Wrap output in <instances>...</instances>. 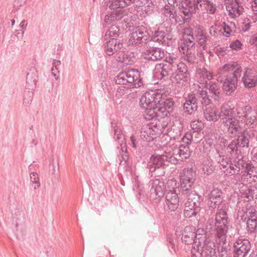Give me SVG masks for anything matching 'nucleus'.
Masks as SVG:
<instances>
[{
    "mask_svg": "<svg viewBox=\"0 0 257 257\" xmlns=\"http://www.w3.org/2000/svg\"><path fill=\"white\" fill-rule=\"evenodd\" d=\"M156 69L159 71L162 76L161 78H163L169 76L171 70V67L167 64L160 63L156 65Z\"/></svg>",
    "mask_w": 257,
    "mask_h": 257,
    "instance_id": "nucleus-43",
    "label": "nucleus"
},
{
    "mask_svg": "<svg viewBox=\"0 0 257 257\" xmlns=\"http://www.w3.org/2000/svg\"><path fill=\"white\" fill-rule=\"evenodd\" d=\"M119 29L118 27L115 25H111V27L107 30L104 35V38L107 39L108 38H115L119 35Z\"/></svg>",
    "mask_w": 257,
    "mask_h": 257,
    "instance_id": "nucleus-46",
    "label": "nucleus"
},
{
    "mask_svg": "<svg viewBox=\"0 0 257 257\" xmlns=\"http://www.w3.org/2000/svg\"><path fill=\"white\" fill-rule=\"evenodd\" d=\"M150 38L147 28L141 26L135 28L129 39V44L139 46L146 43Z\"/></svg>",
    "mask_w": 257,
    "mask_h": 257,
    "instance_id": "nucleus-12",
    "label": "nucleus"
},
{
    "mask_svg": "<svg viewBox=\"0 0 257 257\" xmlns=\"http://www.w3.org/2000/svg\"><path fill=\"white\" fill-rule=\"evenodd\" d=\"M190 78L189 72L187 65L182 62H179L177 69L173 73L171 80L173 83L183 85Z\"/></svg>",
    "mask_w": 257,
    "mask_h": 257,
    "instance_id": "nucleus-14",
    "label": "nucleus"
},
{
    "mask_svg": "<svg viewBox=\"0 0 257 257\" xmlns=\"http://www.w3.org/2000/svg\"><path fill=\"white\" fill-rule=\"evenodd\" d=\"M38 75L36 69L34 67L31 68L28 73L26 78V87L30 90H33L36 87Z\"/></svg>",
    "mask_w": 257,
    "mask_h": 257,
    "instance_id": "nucleus-35",
    "label": "nucleus"
},
{
    "mask_svg": "<svg viewBox=\"0 0 257 257\" xmlns=\"http://www.w3.org/2000/svg\"><path fill=\"white\" fill-rule=\"evenodd\" d=\"M236 141L239 148H248L249 140L244 134L239 136Z\"/></svg>",
    "mask_w": 257,
    "mask_h": 257,
    "instance_id": "nucleus-50",
    "label": "nucleus"
},
{
    "mask_svg": "<svg viewBox=\"0 0 257 257\" xmlns=\"http://www.w3.org/2000/svg\"><path fill=\"white\" fill-rule=\"evenodd\" d=\"M195 96L198 99V104L200 103L203 106H207L211 103L208 93L205 90H198Z\"/></svg>",
    "mask_w": 257,
    "mask_h": 257,
    "instance_id": "nucleus-39",
    "label": "nucleus"
},
{
    "mask_svg": "<svg viewBox=\"0 0 257 257\" xmlns=\"http://www.w3.org/2000/svg\"><path fill=\"white\" fill-rule=\"evenodd\" d=\"M203 122L199 120H194L192 121L190 123V126L194 132H200L203 127Z\"/></svg>",
    "mask_w": 257,
    "mask_h": 257,
    "instance_id": "nucleus-56",
    "label": "nucleus"
},
{
    "mask_svg": "<svg viewBox=\"0 0 257 257\" xmlns=\"http://www.w3.org/2000/svg\"><path fill=\"white\" fill-rule=\"evenodd\" d=\"M245 127L247 128H253L257 124V117L256 115H251L245 118Z\"/></svg>",
    "mask_w": 257,
    "mask_h": 257,
    "instance_id": "nucleus-53",
    "label": "nucleus"
},
{
    "mask_svg": "<svg viewBox=\"0 0 257 257\" xmlns=\"http://www.w3.org/2000/svg\"><path fill=\"white\" fill-rule=\"evenodd\" d=\"M215 228V230L216 231V236L219 239L218 242L220 245L218 247V256L219 257H227L228 253V245L227 243L225 242L226 238V234L227 231L226 232L224 237V240H222L221 238L219 235H218L217 230L216 229V227L214 226L213 228Z\"/></svg>",
    "mask_w": 257,
    "mask_h": 257,
    "instance_id": "nucleus-36",
    "label": "nucleus"
},
{
    "mask_svg": "<svg viewBox=\"0 0 257 257\" xmlns=\"http://www.w3.org/2000/svg\"><path fill=\"white\" fill-rule=\"evenodd\" d=\"M217 81H210L209 82H204V87L208 89L211 97L214 99L215 101H219L220 99V95L221 93L220 83Z\"/></svg>",
    "mask_w": 257,
    "mask_h": 257,
    "instance_id": "nucleus-28",
    "label": "nucleus"
},
{
    "mask_svg": "<svg viewBox=\"0 0 257 257\" xmlns=\"http://www.w3.org/2000/svg\"><path fill=\"white\" fill-rule=\"evenodd\" d=\"M194 46L195 40L190 39V42H189L188 38L183 37L179 44V50L182 53L187 52L188 50H191L195 48Z\"/></svg>",
    "mask_w": 257,
    "mask_h": 257,
    "instance_id": "nucleus-38",
    "label": "nucleus"
},
{
    "mask_svg": "<svg viewBox=\"0 0 257 257\" xmlns=\"http://www.w3.org/2000/svg\"><path fill=\"white\" fill-rule=\"evenodd\" d=\"M61 62L60 60H54L53 62V66L51 69V71L52 74L55 77L56 76L55 72H59V68L58 66H59Z\"/></svg>",
    "mask_w": 257,
    "mask_h": 257,
    "instance_id": "nucleus-62",
    "label": "nucleus"
},
{
    "mask_svg": "<svg viewBox=\"0 0 257 257\" xmlns=\"http://www.w3.org/2000/svg\"><path fill=\"white\" fill-rule=\"evenodd\" d=\"M162 90L146 92L142 95L140 100V105L144 109L151 108L161 101Z\"/></svg>",
    "mask_w": 257,
    "mask_h": 257,
    "instance_id": "nucleus-10",
    "label": "nucleus"
},
{
    "mask_svg": "<svg viewBox=\"0 0 257 257\" xmlns=\"http://www.w3.org/2000/svg\"><path fill=\"white\" fill-rule=\"evenodd\" d=\"M194 48L187 52L182 53V57L184 59L190 63L193 64L197 62V58L195 55Z\"/></svg>",
    "mask_w": 257,
    "mask_h": 257,
    "instance_id": "nucleus-47",
    "label": "nucleus"
},
{
    "mask_svg": "<svg viewBox=\"0 0 257 257\" xmlns=\"http://www.w3.org/2000/svg\"><path fill=\"white\" fill-rule=\"evenodd\" d=\"M30 177L31 182L33 184H35V186H34V189H36L39 188L40 186V183L39 182L38 174L34 172L31 173L30 174Z\"/></svg>",
    "mask_w": 257,
    "mask_h": 257,
    "instance_id": "nucleus-58",
    "label": "nucleus"
},
{
    "mask_svg": "<svg viewBox=\"0 0 257 257\" xmlns=\"http://www.w3.org/2000/svg\"><path fill=\"white\" fill-rule=\"evenodd\" d=\"M235 140H232L228 145L227 148V152L232 155L237 157L238 156H242L241 155V151Z\"/></svg>",
    "mask_w": 257,
    "mask_h": 257,
    "instance_id": "nucleus-41",
    "label": "nucleus"
},
{
    "mask_svg": "<svg viewBox=\"0 0 257 257\" xmlns=\"http://www.w3.org/2000/svg\"><path fill=\"white\" fill-rule=\"evenodd\" d=\"M172 189L166 193L165 207L171 211H174L179 206V199L174 187Z\"/></svg>",
    "mask_w": 257,
    "mask_h": 257,
    "instance_id": "nucleus-23",
    "label": "nucleus"
},
{
    "mask_svg": "<svg viewBox=\"0 0 257 257\" xmlns=\"http://www.w3.org/2000/svg\"><path fill=\"white\" fill-rule=\"evenodd\" d=\"M174 102L172 98H166V96L162 93L161 101L157 103L158 111L163 115L167 116L168 113L173 109Z\"/></svg>",
    "mask_w": 257,
    "mask_h": 257,
    "instance_id": "nucleus-27",
    "label": "nucleus"
},
{
    "mask_svg": "<svg viewBox=\"0 0 257 257\" xmlns=\"http://www.w3.org/2000/svg\"><path fill=\"white\" fill-rule=\"evenodd\" d=\"M201 0H182L180 10L185 15L189 16L193 13H195L201 7Z\"/></svg>",
    "mask_w": 257,
    "mask_h": 257,
    "instance_id": "nucleus-20",
    "label": "nucleus"
},
{
    "mask_svg": "<svg viewBox=\"0 0 257 257\" xmlns=\"http://www.w3.org/2000/svg\"><path fill=\"white\" fill-rule=\"evenodd\" d=\"M220 127L223 132L235 136L241 130L239 120L235 118V110L228 104H223L220 111Z\"/></svg>",
    "mask_w": 257,
    "mask_h": 257,
    "instance_id": "nucleus-2",
    "label": "nucleus"
},
{
    "mask_svg": "<svg viewBox=\"0 0 257 257\" xmlns=\"http://www.w3.org/2000/svg\"><path fill=\"white\" fill-rule=\"evenodd\" d=\"M195 41L203 50L207 49L206 43L208 40L207 36L204 34L202 29L200 27H196L194 31Z\"/></svg>",
    "mask_w": 257,
    "mask_h": 257,
    "instance_id": "nucleus-32",
    "label": "nucleus"
},
{
    "mask_svg": "<svg viewBox=\"0 0 257 257\" xmlns=\"http://www.w3.org/2000/svg\"><path fill=\"white\" fill-rule=\"evenodd\" d=\"M132 17V14L128 13L127 10H116L105 16L104 21L106 25L117 21L122 24L130 21Z\"/></svg>",
    "mask_w": 257,
    "mask_h": 257,
    "instance_id": "nucleus-13",
    "label": "nucleus"
},
{
    "mask_svg": "<svg viewBox=\"0 0 257 257\" xmlns=\"http://www.w3.org/2000/svg\"><path fill=\"white\" fill-rule=\"evenodd\" d=\"M252 111V107L249 105H245L242 102L238 103L235 107V118L240 122L245 119Z\"/></svg>",
    "mask_w": 257,
    "mask_h": 257,
    "instance_id": "nucleus-29",
    "label": "nucleus"
},
{
    "mask_svg": "<svg viewBox=\"0 0 257 257\" xmlns=\"http://www.w3.org/2000/svg\"><path fill=\"white\" fill-rule=\"evenodd\" d=\"M251 245L246 239H239L234 244L233 257H245L250 251Z\"/></svg>",
    "mask_w": 257,
    "mask_h": 257,
    "instance_id": "nucleus-18",
    "label": "nucleus"
},
{
    "mask_svg": "<svg viewBox=\"0 0 257 257\" xmlns=\"http://www.w3.org/2000/svg\"><path fill=\"white\" fill-rule=\"evenodd\" d=\"M131 88H126L125 87V85H122L121 86L118 87L117 88L116 90V95L118 96V97H121L123 94H124L126 93V91L128 89H131Z\"/></svg>",
    "mask_w": 257,
    "mask_h": 257,
    "instance_id": "nucleus-64",
    "label": "nucleus"
},
{
    "mask_svg": "<svg viewBox=\"0 0 257 257\" xmlns=\"http://www.w3.org/2000/svg\"><path fill=\"white\" fill-rule=\"evenodd\" d=\"M142 54L145 59L150 61H158L164 57V51L158 47H147L142 50Z\"/></svg>",
    "mask_w": 257,
    "mask_h": 257,
    "instance_id": "nucleus-21",
    "label": "nucleus"
},
{
    "mask_svg": "<svg viewBox=\"0 0 257 257\" xmlns=\"http://www.w3.org/2000/svg\"><path fill=\"white\" fill-rule=\"evenodd\" d=\"M163 12L165 16L169 17L170 19L176 17V12L174 7L166 5L163 9Z\"/></svg>",
    "mask_w": 257,
    "mask_h": 257,
    "instance_id": "nucleus-51",
    "label": "nucleus"
},
{
    "mask_svg": "<svg viewBox=\"0 0 257 257\" xmlns=\"http://www.w3.org/2000/svg\"><path fill=\"white\" fill-rule=\"evenodd\" d=\"M241 80L245 88L255 87L257 86V72L250 67H246Z\"/></svg>",
    "mask_w": 257,
    "mask_h": 257,
    "instance_id": "nucleus-19",
    "label": "nucleus"
},
{
    "mask_svg": "<svg viewBox=\"0 0 257 257\" xmlns=\"http://www.w3.org/2000/svg\"><path fill=\"white\" fill-rule=\"evenodd\" d=\"M223 198L221 190L218 188L213 189L208 196V205L210 210L213 211L217 207L215 222L213 218H209L207 221L206 228L209 230L213 229L214 226L217 232L224 240L225 235L228 229V217L225 206L222 204Z\"/></svg>",
    "mask_w": 257,
    "mask_h": 257,
    "instance_id": "nucleus-1",
    "label": "nucleus"
},
{
    "mask_svg": "<svg viewBox=\"0 0 257 257\" xmlns=\"http://www.w3.org/2000/svg\"><path fill=\"white\" fill-rule=\"evenodd\" d=\"M114 80L116 84L125 85L126 88H139L143 85L140 73L135 69L119 73L115 76Z\"/></svg>",
    "mask_w": 257,
    "mask_h": 257,
    "instance_id": "nucleus-3",
    "label": "nucleus"
},
{
    "mask_svg": "<svg viewBox=\"0 0 257 257\" xmlns=\"http://www.w3.org/2000/svg\"><path fill=\"white\" fill-rule=\"evenodd\" d=\"M213 76L212 73L205 67L198 68L196 69V77L198 79V82L202 86L204 85L203 83L207 82V80H211L213 78Z\"/></svg>",
    "mask_w": 257,
    "mask_h": 257,
    "instance_id": "nucleus-31",
    "label": "nucleus"
},
{
    "mask_svg": "<svg viewBox=\"0 0 257 257\" xmlns=\"http://www.w3.org/2000/svg\"><path fill=\"white\" fill-rule=\"evenodd\" d=\"M242 44L238 40L232 41L229 45V47L233 50L238 51L242 48Z\"/></svg>",
    "mask_w": 257,
    "mask_h": 257,
    "instance_id": "nucleus-61",
    "label": "nucleus"
},
{
    "mask_svg": "<svg viewBox=\"0 0 257 257\" xmlns=\"http://www.w3.org/2000/svg\"><path fill=\"white\" fill-rule=\"evenodd\" d=\"M221 29L223 30L224 36L228 37L235 31L236 26L235 23L232 22L229 23H223L221 26Z\"/></svg>",
    "mask_w": 257,
    "mask_h": 257,
    "instance_id": "nucleus-45",
    "label": "nucleus"
},
{
    "mask_svg": "<svg viewBox=\"0 0 257 257\" xmlns=\"http://www.w3.org/2000/svg\"><path fill=\"white\" fill-rule=\"evenodd\" d=\"M240 219L246 222V230L249 233H255L257 229V210L249 203H245L239 211Z\"/></svg>",
    "mask_w": 257,
    "mask_h": 257,
    "instance_id": "nucleus-5",
    "label": "nucleus"
},
{
    "mask_svg": "<svg viewBox=\"0 0 257 257\" xmlns=\"http://www.w3.org/2000/svg\"><path fill=\"white\" fill-rule=\"evenodd\" d=\"M184 98L185 100L184 103H189L191 105L192 104V105L193 104L198 105L197 103L198 99L194 94L189 93L186 96H184Z\"/></svg>",
    "mask_w": 257,
    "mask_h": 257,
    "instance_id": "nucleus-57",
    "label": "nucleus"
},
{
    "mask_svg": "<svg viewBox=\"0 0 257 257\" xmlns=\"http://www.w3.org/2000/svg\"><path fill=\"white\" fill-rule=\"evenodd\" d=\"M165 61L168 63L167 64L169 65L171 67L175 66H177V64L179 62L178 57L175 56L174 54H170L166 57Z\"/></svg>",
    "mask_w": 257,
    "mask_h": 257,
    "instance_id": "nucleus-54",
    "label": "nucleus"
},
{
    "mask_svg": "<svg viewBox=\"0 0 257 257\" xmlns=\"http://www.w3.org/2000/svg\"><path fill=\"white\" fill-rule=\"evenodd\" d=\"M203 144L204 152L208 154L210 153L211 151L212 152H215L214 156L215 158V157L217 156L216 153V151L218 152L219 153V152L215 149L213 140L211 139H205V141L203 142Z\"/></svg>",
    "mask_w": 257,
    "mask_h": 257,
    "instance_id": "nucleus-42",
    "label": "nucleus"
},
{
    "mask_svg": "<svg viewBox=\"0 0 257 257\" xmlns=\"http://www.w3.org/2000/svg\"><path fill=\"white\" fill-rule=\"evenodd\" d=\"M195 244L191 249V257H202L203 251L206 250L209 242H214L207 238L205 230L198 228L195 231Z\"/></svg>",
    "mask_w": 257,
    "mask_h": 257,
    "instance_id": "nucleus-8",
    "label": "nucleus"
},
{
    "mask_svg": "<svg viewBox=\"0 0 257 257\" xmlns=\"http://www.w3.org/2000/svg\"><path fill=\"white\" fill-rule=\"evenodd\" d=\"M225 6L229 15L232 18H236L242 14L244 8L239 0H228L225 1Z\"/></svg>",
    "mask_w": 257,
    "mask_h": 257,
    "instance_id": "nucleus-24",
    "label": "nucleus"
},
{
    "mask_svg": "<svg viewBox=\"0 0 257 257\" xmlns=\"http://www.w3.org/2000/svg\"><path fill=\"white\" fill-rule=\"evenodd\" d=\"M166 35V33L164 31L158 30L154 33L152 36V40L154 42L163 43L164 42V39Z\"/></svg>",
    "mask_w": 257,
    "mask_h": 257,
    "instance_id": "nucleus-52",
    "label": "nucleus"
},
{
    "mask_svg": "<svg viewBox=\"0 0 257 257\" xmlns=\"http://www.w3.org/2000/svg\"><path fill=\"white\" fill-rule=\"evenodd\" d=\"M112 127L114 128V139L115 140L118 141V143H120L121 147V152H120V155L121 156L122 160H120V164H121L123 162L125 164L127 161L128 156L126 152L125 144H123L124 140V135L119 126L116 125L113 126V124H112Z\"/></svg>",
    "mask_w": 257,
    "mask_h": 257,
    "instance_id": "nucleus-17",
    "label": "nucleus"
},
{
    "mask_svg": "<svg viewBox=\"0 0 257 257\" xmlns=\"http://www.w3.org/2000/svg\"><path fill=\"white\" fill-rule=\"evenodd\" d=\"M195 29H192L190 27H186L184 29L183 38H188L189 42H190V39L195 40L194 35Z\"/></svg>",
    "mask_w": 257,
    "mask_h": 257,
    "instance_id": "nucleus-55",
    "label": "nucleus"
},
{
    "mask_svg": "<svg viewBox=\"0 0 257 257\" xmlns=\"http://www.w3.org/2000/svg\"><path fill=\"white\" fill-rule=\"evenodd\" d=\"M182 195L187 199L185 203V216L190 218L196 215L200 211V204L202 202L200 196L195 190H191L186 194L183 193Z\"/></svg>",
    "mask_w": 257,
    "mask_h": 257,
    "instance_id": "nucleus-6",
    "label": "nucleus"
},
{
    "mask_svg": "<svg viewBox=\"0 0 257 257\" xmlns=\"http://www.w3.org/2000/svg\"><path fill=\"white\" fill-rule=\"evenodd\" d=\"M239 192V196L244 200L243 206H244L245 203H248V201L257 199V188L256 187L249 188L241 183L240 184Z\"/></svg>",
    "mask_w": 257,
    "mask_h": 257,
    "instance_id": "nucleus-22",
    "label": "nucleus"
},
{
    "mask_svg": "<svg viewBox=\"0 0 257 257\" xmlns=\"http://www.w3.org/2000/svg\"><path fill=\"white\" fill-rule=\"evenodd\" d=\"M151 197L153 199L160 200L164 194V183L160 179H156L151 182Z\"/></svg>",
    "mask_w": 257,
    "mask_h": 257,
    "instance_id": "nucleus-25",
    "label": "nucleus"
},
{
    "mask_svg": "<svg viewBox=\"0 0 257 257\" xmlns=\"http://www.w3.org/2000/svg\"><path fill=\"white\" fill-rule=\"evenodd\" d=\"M133 3L137 8H141L142 9L145 10V11L148 10L149 9H146L147 7H151V6L153 5L152 2L151 0H133Z\"/></svg>",
    "mask_w": 257,
    "mask_h": 257,
    "instance_id": "nucleus-49",
    "label": "nucleus"
},
{
    "mask_svg": "<svg viewBox=\"0 0 257 257\" xmlns=\"http://www.w3.org/2000/svg\"><path fill=\"white\" fill-rule=\"evenodd\" d=\"M183 107L186 112L189 114H192L193 112L197 109V104H190L189 103H183Z\"/></svg>",
    "mask_w": 257,
    "mask_h": 257,
    "instance_id": "nucleus-59",
    "label": "nucleus"
},
{
    "mask_svg": "<svg viewBox=\"0 0 257 257\" xmlns=\"http://www.w3.org/2000/svg\"><path fill=\"white\" fill-rule=\"evenodd\" d=\"M214 242H209L206 250L203 251V254L205 257H217Z\"/></svg>",
    "mask_w": 257,
    "mask_h": 257,
    "instance_id": "nucleus-48",
    "label": "nucleus"
},
{
    "mask_svg": "<svg viewBox=\"0 0 257 257\" xmlns=\"http://www.w3.org/2000/svg\"><path fill=\"white\" fill-rule=\"evenodd\" d=\"M133 0H111L109 1V8L110 9H116L118 8H124L133 3Z\"/></svg>",
    "mask_w": 257,
    "mask_h": 257,
    "instance_id": "nucleus-40",
    "label": "nucleus"
},
{
    "mask_svg": "<svg viewBox=\"0 0 257 257\" xmlns=\"http://www.w3.org/2000/svg\"><path fill=\"white\" fill-rule=\"evenodd\" d=\"M170 155V152H168L166 149L162 155H152L147 164V168L149 169V171L151 172H154L156 169L159 168L165 165V162H168L172 164H177L176 159L169 156Z\"/></svg>",
    "mask_w": 257,
    "mask_h": 257,
    "instance_id": "nucleus-9",
    "label": "nucleus"
},
{
    "mask_svg": "<svg viewBox=\"0 0 257 257\" xmlns=\"http://www.w3.org/2000/svg\"><path fill=\"white\" fill-rule=\"evenodd\" d=\"M123 48L122 43L115 38H112L104 45V51L108 56H111L114 52H118Z\"/></svg>",
    "mask_w": 257,
    "mask_h": 257,
    "instance_id": "nucleus-30",
    "label": "nucleus"
},
{
    "mask_svg": "<svg viewBox=\"0 0 257 257\" xmlns=\"http://www.w3.org/2000/svg\"><path fill=\"white\" fill-rule=\"evenodd\" d=\"M217 156L215 159L220 164L223 169H225L224 175L227 177L237 176L240 173L241 166L240 163V156H238L233 158H228L224 155H221L220 153L216 151Z\"/></svg>",
    "mask_w": 257,
    "mask_h": 257,
    "instance_id": "nucleus-4",
    "label": "nucleus"
},
{
    "mask_svg": "<svg viewBox=\"0 0 257 257\" xmlns=\"http://www.w3.org/2000/svg\"><path fill=\"white\" fill-rule=\"evenodd\" d=\"M239 77L226 78L223 82L222 88L226 95H231L236 89Z\"/></svg>",
    "mask_w": 257,
    "mask_h": 257,
    "instance_id": "nucleus-33",
    "label": "nucleus"
},
{
    "mask_svg": "<svg viewBox=\"0 0 257 257\" xmlns=\"http://www.w3.org/2000/svg\"><path fill=\"white\" fill-rule=\"evenodd\" d=\"M196 177V173L192 168H186L180 174L181 187L182 189V194L188 193L192 189Z\"/></svg>",
    "mask_w": 257,
    "mask_h": 257,
    "instance_id": "nucleus-11",
    "label": "nucleus"
},
{
    "mask_svg": "<svg viewBox=\"0 0 257 257\" xmlns=\"http://www.w3.org/2000/svg\"><path fill=\"white\" fill-rule=\"evenodd\" d=\"M114 59L119 64V66L122 67L133 63L135 57L132 53L120 50L114 56Z\"/></svg>",
    "mask_w": 257,
    "mask_h": 257,
    "instance_id": "nucleus-26",
    "label": "nucleus"
},
{
    "mask_svg": "<svg viewBox=\"0 0 257 257\" xmlns=\"http://www.w3.org/2000/svg\"><path fill=\"white\" fill-rule=\"evenodd\" d=\"M233 71L232 77H240L242 69L241 66L236 62L231 61L220 67L218 70V74L221 76H227V74Z\"/></svg>",
    "mask_w": 257,
    "mask_h": 257,
    "instance_id": "nucleus-16",
    "label": "nucleus"
},
{
    "mask_svg": "<svg viewBox=\"0 0 257 257\" xmlns=\"http://www.w3.org/2000/svg\"><path fill=\"white\" fill-rule=\"evenodd\" d=\"M217 112V108L215 107L209 106L204 110V116L208 121H215L219 117Z\"/></svg>",
    "mask_w": 257,
    "mask_h": 257,
    "instance_id": "nucleus-37",
    "label": "nucleus"
},
{
    "mask_svg": "<svg viewBox=\"0 0 257 257\" xmlns=\"http://www.w3.org/2000/svg\"><path fill=\"white\" fill-rule=\"evenodd\" d=\"M242 174L241 175V180L243 182H250L249 179L253 176L255 177V175L254 174H250L249 173H245L241 172Z\"/></svg>",
    "mask_w": 257,
    "mask_h": 257,
    "instance_id": "nucleus-63",
    "label": "nucleus"
},
{
    "mask_svg": "<svg viewBox=\"0 0 257 257\" xmlns=\"http://www.w3.org/2000/svg\"><path fill=\"white\" fill-rule=\"evenodd\" d=\"M161 130L158 127L156 124L149 122L144 124L141 131V138L147 142H151L160 133Z\"/></svg>",
    "mask_w": 257,
    "mask_h": 257,
    "instance_id": "nucleus-15",
    "label": "nucleus"
},
{
    "mask_svg": "<svg viewBox=\"0 0 257 257\" xmlns=\"http://www.w3.org/2000/svg\"><path fill=\"white\" fill-rule=\"evenodd\" d=\"M239 166H241V169H243L244 170L243 172L245 173H249L250 174H254V166L251 162L249 161H245L243 160V157L242 156H240V163H239Z\"/></svg>",
    "mask_w": 257,
    "mask_h": 257,
    "instance_id": "nucleus-44",
    "label": "nucleus"
},
{
    "mask_svg": "<svg viewBox=\"0 0 257 257\" xmlns=\"http://www.w3.org/2000/svg\"><path fill=\"white\" fill-rule=\"evenodd\" d=\"M33 100V92L32 91H28V93L25 95L23 99V105L25 106L29 105Z\"/></svg>",
    "mask_w": 257,
    "mask_h": 257,
    "instance_id": "nucleus-60",
    "label": "nucleus"
},
{
    "mask_svg": "<svg viewBox=\"0 0 257 257\" xmlns=\"http://www.w3.org/2000/svg\"><path fill=\"white\" fill-rule=\"evenodd\" d=\"M195 228L193 226H186L181 237L183 242L187 244L195 243Z\"/></svg>",
    "mask_w": 257,
    "mask_h": 257,
    "instance_id": "nucleus-34",
    "label": "nucleus"
},
{
    "mask_svg": "<svg viewBox=\"0 0 257 257\" xmlns=\"http://www.w3.org/2000/svg\"><path fill=\"white\" fill-rule=\"evenodd\" d=\"M192 136L190 134H186L182 138L184 144H180L178 147H169L167 148L168 152H170L171 157L176 159L177 164L179 161L189 158L191 155V151L189 147V142H191Z\"/></svg>",
    "mask_w": 257,
    "mask_h": 257,
    "instance_id": "nucleus-7",
    "label": "nucleus"
}]
</instances>
